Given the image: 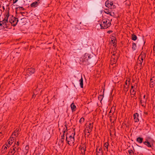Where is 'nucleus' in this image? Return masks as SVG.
Returning <instances> with one entry per match:
<instances>
[{"label":"nucleus","mask_w":155,"mask_h":155,"mask_svg":"<svg viewBox=\"0 0 155 155\" xmlns=\"http://www.w3.org/2000/svg\"><path fill=\"white\" fill-rule=\"evenodd\" d=\"M103 97V96L102 95H100L98 97V99L99 101H101Z\"/></svg>","instance_id":"40"},{"label":"nucleus","mask_w":155,"mask_h":155,"mask_svg":"<svg viewBox=\"0 0 155 155\" xmlns=\"http://www.w3.org/2000/svg\"><path fill=\"white\" fill-rule=\"evenodd\" d=\"M114 12H110V14H109V15L111 16H114V17H114Z\"/></svg>","instance_id":"44"},{"label":"nucleus","mask_w":155,"mask_h":155,"mask_svg":"<svg viewBox=\"0 0 155 155\" xmlns=\"http://www.w3.org/2000/svg\"><path fill=\"white\" fill-rule=\"evenodd\" d=\"M111 2V1L109 0H107L105 3V5L106 7L108 8L109 7V5H110V3Z\"/></svg>","instance_id":"27"},{"label":"nucleus","mask_w":155,"mask_h":155,"mask_svg":"<svg viewBox=\"0 0 155 155\" xmlns=\"http://www.w3.org/2000/svg\"><path fill=\"white\" fill-rule=\"evenodd\" d=\"M19 149L18 147H16L15 146H13L11 148L10 150L8 152V153L10 155H13L15 152L17 151Z\"/></svg>","instance_id":"6"},{"label":"nucleus","mask_w":155,"mask_h":155,"mask_svg":"<svg viewBox=\"0 0 155 155\" xmlns=\"http://www.w3.org/2000/svg\"><path fill=\"white\" fill-rule=\"evenodd\" d=\"M93 123H89L88 125L86 126L87 131L91 130V131L93 129Z\"/></svg>","instance_id":"13"},{"label":"nucleus","mask_w":155,"mask_h":155,"mask_svg":"<svg viewBox=\"0 0 155 155\" xmlns=\"http://www.w3.org/2000/svg\"><path fill=\"white\" fill-rule=\"evenodd\" d=\"M116 38L114 37H113L111 38V43L113 44L114 45L116 44Z\"/></svg>","instance_id":"25"},{"label":"nucleus","mask_w":155,"mask_h":155,"mask_svg":"<svg viewBox=\"0 0 155 155\" xmlns=\"http://www.w3.org/2000/svg\"><path fill=\"white\" fill-rule=\"evenodd\" d=\"M91 58V57L90 54L87 53L85 54L82 60L83 64L84 65L89 64V63L88 62V60Z\"/></svg>","instance_id":"2"},{"label":"nucleus","mask_w":155,"mask_h":155,"mask_svg":"<svg viewBox=\"0 0 155 155\" xmlns=\"http://www.w3.org/2000/svg\"><path fill=\"white\" fill-rule=\"evenodd\" d=\"M40 0H37L36 1L32 3L31 5L30 6L31 7L35 8L37 7L40 3L39 2Z\"/></svg>","instance_id":"11"},{"label":"nucleus","mask_w":155,"mask_h":155,"mask_svg":"<svg viewBox=\"0 0 155 155\" xmlns=\"http://www.w3.org/2000/svg\"><path fill=\"white\" fill-rule=\"evenodd\" d=\"M18 0H13V4H15L16 3L17 1Z\"/></svg>","instance_id":"49"},{"label":"nucleus","mask_w":155,"mask_h":155,"mask_svg":"<svg viewBox=\"0 0 155 155\" xmlns=\"http://www.w3.org/2000/svg\"><path fill=\"white\" fill-rule=\"evenodd\" d=\"M145 98V95H144L143 96V99H146Z\"/></svg>","instance_id":"50"},{"label":"nucleus","mask_w":155,"mask_h":155,"mask_svg":"<svg viewBox=\"0 0 155 155\" xmlns=\"http://www.w3.org/2000/svg\"><path fill=\"white\" fill-rule=\"evenodd\" d=\"M15 9L16 11H24L25 10V9L23 7H20V6L18 7H16L15 8Z\"/></svg>","instance_id":"26"},{"label":"nucleus","mask_w":155,"mask_h":155,"mask_svg":"<svg viewBox=\"0 0 155 155\" xmlns=\"http://www.w3.org/2000/svg\"><path fill=\"white\" fill-rule=\"evenodd\" d=\"M128 153L129 155H134V152L131 149L128 150Z\"/></svg>","instance_id":"34"},{"label":"nucleus","mask_w":155,"mask_h":155,"mask_svg":"<svg viewBox=\"0 0 155 155\" xmlns=\"http://www.w3.org/2000/svg\"><path fill=\"white\" fill-rule=\"evenodd\" d=\"M146 57V54L143 52H142L141 54H140V55L139 56V58L140 57L141 59H144Z\"/></svg>","instance_id":"19"},{"label":"nucleus","mask_w":155,"mask_h":155,"mask_svg":"<svg viewBox=\"0 0 155 155\" xmlns=\"http://www.w3.org/2000/svg\"><path fill=\"white\" fill-rule=\"evenodd\" d=\"M66 140L69 145H71L74 143V136H72L67 134H66Z\"/></svg>","instance_id":"3"},{"label":"nucleus","mask_w":155,"mask_h":155,"mask_svg":"<svg viewBox=\"0 0 155 155\" xmlns=\"http://www.w3.org/2000/svg\"><path fill=\"white\" fill-rule=\"evenodd\" d=\"M155 84V82L154 81H151L150 82V85L151 87H154Z\"/></svg>","instance_id":"35"},{"label":"nucleus","mask_w":155,"mask_h":155,"mask_svg":"<svg viewBox=\"0 0 155 155\" xmlns=\"http://www.w3.org/2000/svg\"><path fill=\"white\" fill-rule=\"evenodd\" d=\"M137 39V37L136 35L134 34H133L132 36V40L134 41L136 40Z\"/></svg>","instance_id":"32"},{"label":"nucleus","mask_w":155,"mask_h":155,"mask_svg":"<svg viewBox=\"0 0 155 155\" xmlns=\"http://www.w3.org/2000/svg\"><path fill=\"white\" fill-rule=\"evenodd\" d=\"M71 107L72 112L76 111V107L74 103H72L71 105Z\"/></svg>","instance_id":"16"},{"label":"nucleus","mask_w":155,"mask_h":155,"mask_svg":"<svg viewBox=\"0 0 155 155\" xmlns=\"http://www.w3.org/2000/svg\"><path fill=\"white\" fill-rule=\"evenodd\" d=\"M65 130L64 131V134L63 135L61 136V138L60 139L58 142V145L61 147H62L64 145V133L65 132Z\"/></svg>","instance_id":"7"},{"label":"nucleus","mask_w":155,"mask_h":155,"mask_svg":"<svg viewBox=\"0 0 155 155\" xmlns=\"http://www.w3.org/2000/svg\"><path fill=\"white\" fill-rule=\"evenodd\" d=\"M19 145V142L18 141L17 142V143H16V142H15L14 146H15V147H18V148L19 149V147L18 146Z\"/></svg>","instance_id":"36"},{"label":"nucleus","mask_w":155,"mask_h":155,"mask_svg":"<svg viewBox=\"0 0 155 155\" xmlns=\"http://www.w3.org/2000/svg\"><path fill=\"white\" fill-rule=\"evenodd\" d=\"M129 81H128V83H129Z\"/></svg>","instance_id":"54"},{"label":"nucleus","mask_w":155,"mask_h":155,"mask_svg":"<svg viewBox=\"0 0 155 155\" xmlns=\"http://www.w3.org/2000/svg\"><path fill=\"white\" fill-rule=\"evenodd\" d=\"M137 45L136 44L134 43H133L132 44V48L133 51H135L136 49Z\"/></svg>","instance_id":"30"},{"label":"nucleus","mask_w":155,"mask_h":155,"mask_svg":"<svg viewBox=\"0 0 155 155\" xmlns=\"http://www.w3.org/2000/svg\"><path fill=\"white\" fill-rule=\"evenodd\" d=\"M110 5H109V7H108L109 8L112 9L114 8H116L115 6L114 5V4L113 2H111L110 3Z\"/></svg>","instance_id":"24"},{"label":"nucleus","mask_w":155,"mask_h":155,"mask_svg":"<svg viewBox=\"0 0 155 155\" xmlns=\"http://www.w3.org/2000/svg\"><path fill=\"white\" fill-rule=\"evenodd\" d=\"M131 92H132L133 93V95H134L136 94V91H135L133 89H131L130 90Z\"/></svg>","instance_id":"39"},{"label":"nucleus","mask_w":155,"mask_h":155,"mask_svg":"<svg viewBox=\"0 0 155 155\" xmlns=\"http://www.w3.org/2000/svg\"><path fill=\"white\" fill-rule=\"evenodd\" d=\"M118 54L116 53L113 54L111 56L110 61L113 64H115L117 62L118 59Z\"/></svg>","instance_id":"5"},{"label":"nucleus","mask_w":155,"mask_h":155,"mask_svg":"<svg viewBox=\"0 0 155 155\" xmlns=\"http://www.w3.org/2000/svg\"><path fill=\"white\" fill-rule=\"evenodd\" d=\"M35 72V69L32 68H28L26 71V74L29 76H30L32 74H34Z\"/></svg>","instance_id":"8"},{"label":"nucleus","mask_w":155,"mask_h":155,"mask_svg":"<svg viewBox=\"0 0 155 155\" xmlns=\"http://www.w3.org/2000/svg\"><path fill=\"white\" fill-rule=\"evenodd\" d=\"M86 146L85 144H83L79 148L80 150H86Z\"/></svg>","instance_id":"29"},{"label":"nucleus","mask_w":155,"mask_h":155,"mask_svg":"<svg viewBox=\"0 0 155 155\" xmlns=\"http://www.w3.org/2000/svg\"><path fill=\"white\" fill-rule=\"evenodd\" d=\"M104 12L105 13L109 15L110 13V12H109V10L107 9H105V11H104Z\"/></svg>","instance_id":"38"},{"label":"nucleus","mask_w":155,"mask_h":155,"mask_svg":"<svg viewBox=\"0 0 155 155\" xmlns=\"http://www.w3.org/2000/svg\"><path fill=\"white\" fill-rule=\"evenodd\" d=\"M143 137H138L136 139V141L139 143H142L143 142Z\"/></svg>","instance_id":"21"},{"label":"nucleus","mask_w":155,"mask_h":155,"mask_svg":"<svg viewBox=\"0 0 155 155\" xmlns=\"http://www.w3.org/2000/svg\"><path fill=\"white\" fill-rule=\"evenodd\" d=\"M134 88V86H131V89H132L133 88Z\"/></svg>","instance_id":"51"},{"label":"nucleus","mask_w":155,"mask_h":155,"mask_svg":"<svg viewBox=\"0 0 155 155\" xmlns=\"http://www.w3.org/2000/svg\"><path fill=\"white\" fill-rule=\"evenodd\" d=\"M147 98L143 99L142 100L141 99L140 100V103L141 105L143 107H145L146 106V104L147 101Z\"/></svg>","instance_id":"12"},{"label":"nucleus","mask_w":155,"mask_h":155,"mask_svg":"<svg viewBox=\"0 0 155 155\" xmlns=\"http://www.w3.org/2000/svg\"><path fill=\"white\" fill-rule=\"evenodd\" d=\"M109 144L108 142L105 143L104 146V150L107 151H108V147Z\"/></svg>","instance_id":"18"},{"label":"nucleus","mask_w":155,"mask_h":155,"mask_svg":"<svg viewBox=\"0 0 155 155\" xmlns=\"http://www.w3.org/2000/svg\"><path fill=\"white\" fill-rule=\"evenodd\" d=\"M29 149V147L28 146H26L24 150H23L25 152V154H26L28 153V152Z\"/></svg>","instance_id":"23"},{"label":"nucleus","mask_w":155,"mask_h":155,"mask_svg":"<svg viewBox=\"0 0 155 155\" xmlns=\"http://www.w3.org/2000/svg\"><path fill=\"white\" fill-rule=\"evenodd\" d=\"M139 57L138 58V61H137V63H138V64H139V65L140 66V67H142V63L143 62V59H141L140 58V59H139Z\"/></svg>","instance_id":"20"},{"label":"nucleus","mask_w":155,"mask_h":155,"mask_svg":"<svg viewBox=\"0 0 155 155\" xmlns=\"http://www.w3.org/2000/svg\"><path fill=\"white\" fill-rule=\"evenodd\" d=\"M154 78L153 77L152 78H151L150 79V82L151 81H154L155 82V79H153Z\"/></svg>","instance_id":"47"},{"label":"nucleus","mask_w":155,"mask_h":155,"mask_svg":"<svg viewBox=\"0 0 155 155\" xmlns=\"http://www.w3.org/2000/svg\"><path fill=\"white\" fill-rule=\"evenodd\" d=\"M7 147L5 145H4L2 147V151H3L4 150V151L3 152V153H5L6 151V150H7Z\"/></svg>","instance_id":"28"},{"label":"nucleus","mask_w":155,"mask_h":155,"mask_svg":"<svg viewBox=\"0 0 155 155\" xmlns=\"http://www.w3.org/2000/svg\"><path fill=\"white\" fill-rule=\"evenodd\" d=\"M139 114L137 113H135L133 114V117L134 118V121L135 122H137L139 121Z\"/></svg>","instance_id":"10"},{"label":"nucleus","mask_w":155,"mask_h":155,"mask_svg":"<svg viewBox=\"0 0 155 155\" xmlns=\"http://www.w3.org/2000/svg\"><path fill=\"white\" fill-rule=\"evenodd\" d=\"M3 27H2V24L1 21H0V30L3 29Z\"/></svg>","instance_id":"43"},{"label":"nucleus","mask_w":155,"mask_h":155,"mask_svg":"<svg viewBox=\"0 0 155 155\" xmlns=\"http://www.w3.org/2000/svg\"><path fill=\"white\" fill-rule=\"evenodd\" d=\"M14 135L15 136L17 137L19 134V130L17 129L15 130L14 132Z\"/></svg>","instance_id":"31"},{"label":"nucleus","mask_w":155,"mask_h":155,"mask_svg":"<svg viewBox=\"0 0 155 155\" xmlns=\"http://www.w3.org/2000/svg\"><path fill=\"white\" fill-rule=\"evenodd\" d=\"M127 80H126V82H125V84L126 85H127Z\"/></svg>","instance_id":"52"},{"label":"nucleus","mask_w":155,"mask_h":155,"mask_svg":"<svg viewBox=\"0 0 155 155\" xmlns=\"http://www.w3.org/2000/svg\"><path fill=\"white\" fill-rule=\"evenodd\" d=\"M79 81L80 82V85L81 88L83 87V79L82 77L81 76V78L79 80Z\"/></svg>","instance_id":"22"},{"label":"nucleus","mask_w":155,"mask_h":155,"mask_svg":"<svg viewBox=\"0 0 155 155\" xmlns=\"http://www.w3.org/2000/svg\"><path fill=\"white\" fill-rule=\"evenodd\" d=\"M12 143V142L10 140H8L7 143L5 144V145L8 147H9L11 145Z\"/></svg>","instance_id":"33"},{"label":"nucleus","mask_w":155,"mask_h":155,"mask_svg":"<svg viewBox=\"0 0 155 155\" xmlns=\"http://www.w3.org/2000/svg\"><path fill=\"white\" fill-rule=\"evenodd\" d=\"M2 24V27H3V29H4L5 28H7L8 27V26L7 25V23L8 22V21H7L5 20H3L2 21H1Z\"/></svg>","instance_id":"15"},{"label":"nucleus","mask_w":155,"mask_h":155,"mask_svg":"<svg viewBox=\"0 0 155 155\" xmlns=\"http://www.w3.org/2000/svg\"><path fill=\"white\" fill-rule=\"evenodd\" d=\"M81 154H82L83 155H85V151H86V150H80Z\"/></svg>","instance_id":"41"},{"label":"nucleus","mask_w":155,"mask_h":155,"mask_svg":"<svg viewBox=\"0 0 155 155\" xmlns=\"http://www.w3.org/2000/svg\"><path fill=\"white\" fill-rule=\"evenodd\" d=\"M14 139L13 137H10L9 139L8 140H10L11 141H12L13 142V141L14 140Z\"/></svg>","instance_id":"46"},{"label":"nucleus","mask_w":155,"mask_h":155,"mask_svg":"<svg viewBox=\"0 0 155 155\" xmlns=\"http://www.w3.org/2000/svg\"><path fill=\"white\" fill-rule=\"evenodd\" d=\"M91 132V131H88L87 132V133H90V132Z\"/></svg>","instance_id":"53"},{"label":"nucleus","mask_w":155,"mask_h":155,"mask_svg":"<svg viewBox=\"0 0 155 155\" xmlns=\"http://www.w3.org/2000/svg\"><path fill=\"white\" fill-rule=\"evenodd\" d=\"M9 12L8 11L7 12H5V17L3 20H6L7 21H8V18L9 16Z\"/></svg>","instance_id":"17"},{"label":"nucleus","mask_w":155,"mask_h":155,"mask_svg":"<svg viewBox=\"0 0 155 155\" xmlns=\"http://www.w3.org/2000/svg\"><path fill=\"white\" fill-rule=\"evenodd\" d=\"M124 91H126V92H127L128 90V88L127 87H126L125 86H124Z\"/></svg>","instance_id":"45"},{"label":"nucleus","mask_w":155,"mask_h":155,"mask_svg":"<svg viewBox=\"0 0 155 155\" xmlns=\"http://www.w3.org/2000/svg\"><path fill=\"white\" fill-rule=\"evenodd\" d=\"M18 21V18L14 17L13 18H12L11 20H9V22L11 23L14 26H15L17 24Z\"/></svg>","instance_id":"9"},{"label":"nucleus","mask_w":155,"mask_h":155,"mask_svg":"<svg viewBox=\"0 0 155 155\" xmlns=\"http://www.w3.org/2000/svg\"><path fill=\"white\" fill-rule=\"evenodd\" d=\"M20 13L23 16H25L27 15V13L25 12H20Z\"/></svg>","instance_id":"42"},{"label":"nucleus","mask_w":155,"mask_h":155,"mask_svg":"<svg viewBox=\"0 0 155 155\" xmlns=\"http://www.w3.org/2000/svg\"><path fill=\"white\" fill-rule=\"evenodd\" d=\"M112 32H113V31L112 30H109V31H107V33L110 34V33H111Z\"/></svg>","instance_id":"48"},{"label":"nucleus","mask_w":155,"mask_h":155,"mask_svg":"<svg viewBox=\"0 0 155 155\" xmlns=\"http://www.w3.org/2000/svg\"><path fill=\"white\" fill-rule=\"evenodd\" d=\"M154 141L153 140L149 141L147 139H146L145 141L143 142V144L148 148H152L153 146Z\"/></svg>","instance_id":"4"},{"label":"nucleus","mask_w":155,"mask_h":155,"mask_svg":"<svg viewBox=\"0 0 155 155\" xmlns=\"http://www.w3.org/2000/svg\"><path fill=\"white\" fill-rule=\"evenodd\" d=\"M96 152L97 153L96 155H103L102 147H100L98 150L97 148Z\"/></svg>","instance_id":"14"},{"label":"nucleus","mask_w":155,"mask_h":155,"mask_svg":"<svg viewBox=\"0 0 155 155\" xmlns=\"http://www.w3.org/2000/svg\"><path fill=\"white\" fill-rule=\"evenodd\" d=\"M84 119L83 117L81 118L79 120V122L81 124L84 121Z\"/></svg>","instance_id":"37"},{"label":"nucleus","mask_w":155,"mask_h":155,"mask_svg":"<svg viewBox=\"0 0 155 155\" xmlns=\"http://www.w3.org/2000/svg\"><path fill=\"white\" fill-rule=\"evenodd\" d=\"M100 25L101 29H107L110 26L111 21L107 18L104 19L101 22Z\"/></svg>","instance_id":"1"}]
</instances>
